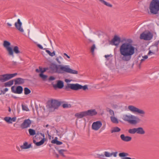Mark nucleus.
Masks as SVG:
<instances>
[{"instance_id": "obj_1", "label": "nucleus", "mask_w": 159, "mask_h": 159, "mask_svg": "<svg viewBox=\"0 0 159 159\" xmlns=\"http://www.w3.org/2000/svg\"><path fill=\"white\" fill-rule=\"evenodd\" d=\"M127 41L128 43L125 42L122 44L119 49L120 58L126 61L130 60L132 56L135 53V48L131 44L132 41L131 39H128Z\"/></svg>"}, {"instance_id": "obj_2", "label": "nucleus", "mask_w": 159, "mask_h": 159, "mask_svg": "<svg viewBox=\"0 0 159 159\" xmlns=\"http://www.w3.org/2000/svg\"><path fill=\"white\" fill-rule=\"evenodd\" d=\"M64 89L66 91H69L70 89L75 90H78L81 89H82L84 90H86L88 89V87L86 85L82 86L78 84L67 83V85L65 86Z\"/></svg>"}, {"instance_id": "obj_3", "label": "nucleus", "mask_w": 159, "mask_h": 159, "mask_svg": "<svg viewBox=\"0 0 159 159\" xmlns=\"http://www.w3.org/2000/svg\"><path fill=\"white\" fill-rule=\"evenodd\" d=\"M64 66L59 65H57L54 63H51L49 65L48 72L51 74L57 73L58 74H63V70L62 68Z\"/></svg>"}, {"instance_id": "obj_4", "label": "nucleus", "mask_w": 159, "mask_h": 159, "mask_svg": "<svg viewBox=\"0 0 159 159\" xmlns=\"http://www.w3.org/2000/svg\"><path fill=\"white\" fill-rule=\"evenodd\" d=\"M149 9L151 14H158L159 11V0H152L149 4Z\"/></svg>"}, {"instance_id": "obj_5", "label": "nucleus", "mask_w": 159, "mask_h": 159, "mask_svg": "<svg viewBox=\"0 0 159 159\" xmlns=\"http://www.w3.org/2000/svg\"><path fill=\"white\" fill-rule=\"evenodd\" d=\"M61 104V102L56 99H52L51 100L48 101V105L49 108L53 109L54 110L58 109Z\"/></svg>"}, {"instance_id": "obj_6", "label": "nucleus", "mask_w": 159, "mask_h": 159, "mask_svg": "<svg viewBox=\"0 0 159 159\" xmlns=\"http://www.w3.org/2000/svg\"><path fill=\"white\" fill-rule=\"evenodd\" d=\"M17 75V73L9 74H7L0 75V81L1 82L6 81L15 76Z\"/></svg>"}, {"instance_id": "obj_7", "label": "nucleus", "mask_w": 159, "mask_h": 159, "mask_svg": "<svg viewBox=\"0 0 159 159\" xmlns=\"http://www.w3.org/2000/svg\"><path fill=\"white\" fill-rule=\"evenodd\" d=\"M153 37V34L151 32L148 31L147 33L144 32L142 33L140 35V38L141 39L146 40H151Z\"/></svg>"}, {"instance_id": "obj_8", "label": "nucleus", "mask_w": 159, "mask_h": 159, "mask_svg": "<svg viewBox=\"0 0 159 159\" xmlns=\"http://www.w3.org/2000/svg\"><path fill=\"white\" fill-rule=\"evenodd\" d=\"M63 70V74L65 72L72 74H77L78 71L77 70H73L69 67V66L66 65L64 66L62 68Z\"/></svg>"}, {"instance_id": "obj_9", "label": "nucleus", "mask_w": 159, "mask_h": 159, "mask_svg": "<svg viewBox=\"0 0 159 159\" xmlns=\"http://www.w3.org/2000/svg\"><path fill=\"white\" fill-rule=\"evenodd\" d=\"M128 108L130 111L134 113H137L139 114L143 115H144L145 113L143 110H141L133 106H128Z\"/></svg>"}, {"instance_id": "obj_10", "label": "nucleus", "mask_w": 159, "mask_h": 159, "mask_svg": "<svg viewBox=\"0 0 159 159\" xmlns=\"http://www.w3.org/2000/svg\"><path fill=\"white\" fill-rule=\"evenodd\" d=\"M121 42V39L120 37L117 35H115L113 39L110 42V44L117 47Z\"/></svg>"}, {"instance_id": "obj_11", "label": "nucleus", "mask_w": 159, "mask_h": 159, "mask_svg": "<svg viewBox=\"0 0 159 159\" xmlns=\"http://www.w3.org/2000/svg\"><path fill=\"white\" fill-rule=\"evenodd\" d=\"M3 45L8 52V54L12 55L13 53L12 48L10 46V43L7 41L5 40L3 42Z\"/></svg>"}, {"instance_id": "obj_12", "label": "nucleus", "mask_w": 159, "mask_h": 159, "mask_svg": "<svg viewBox=\"0 0 159 159\" xmlns=\"http://www.w3.org/2000/svg\"><path fill=\"white\" fill-rule=\"evenodd\" d=\"M11 91L13 93L17 94H21L22 93L23 89L21 86H17L16 88L13 86L11 87Z\"/></svg>"}, {"instance_id": "obj_13", "label": "nucleus", "mask_w": 159, "mask_h": 159, "mask_svg": "<svg viewBox=\"0 0 159 159\" xmlns=\"http://www.w3.org/2000/svg\"><path fill=\"white\" fill-rule=\"evenodd\" d=\"M31 123V120L29 119L25 120L20 125V127L22 129H24L29 127Z\"/></svg>"}, {"instance_id": "obj_14", "label": "nucleus", "mask_w": 159, "mask_h": 159, "mask_svg": "<svg viewBox=\"0 0 159 159\" xmlns=\"http://www.w3.org/2000/svg\"><path fill=\"white\" fill-rule=\"evenodd\" d=\"M102 124L100 121L94 122L92 126V129L95 130H98L102 126Z\"/></svg>"}, {"instance_id": "obj_15", "label": "nucleus", "mask_w": 159, "mask_h": 159, "mask_svg": "<svg viewBox=\"0 0 159 159\" xmlns=\"http://www.w3.org/2000/svg\"><path fill=\"white\" fill-rule=\"evenodd\" d=\"M85 111L86 116H96L98 113L95 109H89Z\"/></svg>"}, {"instance_id": "obj_16", "label": "nucleus", "mask_w": 159, "mask_h": 159, "mask_svg": "<svg viewBox=\"0 0 159 159\" xmlns=\"http://www.w3.org/2000/svg\"><path fill=\"white\" fill-rule=\"evenodd\" d=\"M22 25V23L19 19L17 20V21L15 24V25L16 28L20 32H24V30L21 28Z\"/></svg>"}, {"instance_id": "obj_17", "label": "nucleus", "mask_w": 159, "mask_h": 159, "mask_svg": "<svg viewBox=\"0 0 159 159\" xmlns=\"http://www.w3.org/2000/svg\"><path fill=\"white\" fill-rule=\"evenodd\" d=\"M26 79H24L21 78H17L15 79L14 80L15 82V84H23L25 83V80Z\"/></svg>"}, {"instance_id": "obj_18", "label": "nucleus", "mask_w": 159, "mask_h": 159, "mask_svg": "<svg viewBox=\"0 0 159 159\" xmlns=\"http://www.w3.org/2000/svg\"><path fill=\"white\" fill-rule=\"evenodd\" d=\"M64 86V83L61 80H59L57 81V84L53 85V87L55 88L61 89Z\"/></svg>"}, {"instance_id": "obj_19", "label": "nucleus", "mask_w": 159, "mask_h": 159, "mask_svg": "<svg viewBox=\"0 0 159 159\" xmlns=\"http://www.w3.org/2000/svg\"><path fill=\"white\" fill-rule=\"evenodd\" d=\"M120 138L123 141L125 142H129L132 139V138L131 137L125 136L124 134H121L120 136Z\"/></svg>"}, {"instance_id": "obj_20", "label": "nucleus", "mask_w": 159, "mask_h": 159, "mask_svg": "<svg viewBox=\"0 0 159 159\" xmlns=\"http://www.w3.org/2000/svg\"><path fill=\"white\" fill-rule=\"evenodd\" d=\"M75 116V117L79 118H82L84 116H86L85 111H82L79 113H76Z\"/></svg>"}, {"instance_id": "obj_21", "label": "nucleus", "mask_w": 159, "mask_h": 159, "mask_svg": "<svg viewBox=\"0 0 159 159\" xmlns=\"http://www.w3.org/2000/svg\"><path fill=\"white\" fill-rule=\"evenodd\" d=\"M134 118H135V117L134 116L132 115L131 116L124 115L123 116V119L125 121H128L129 122L130 119Z\"/></svg>"}, {"instance_id": "obj_22", "label": "nucleus", "mask_w": 159, "mask_h": 159, "mask_svg": "<svg viewBox=\"0 0 159 159\" xmlns=\"http://www.w3.org/2000/svg\"><path fill=\"white\" fill-rule=\"evenodd\" d=\"M119 155L120 157L122 158V159H134V158L132 159L129 157H125L129 155V154L127 153L122 152L120 153Z\"/></svg>"}, {"instance_id": "obj_23", "label": "nucleus", "mask_w": 159, "mask_h": 159, "mask_svg": "<svg viewBox=\"0 0 159 159\" xmlns=\"http://www.w3.org/2000/svg\"><path fill=\"white\" fill-rule=\"evenodd\" d=\"M31 147V144H28V143L26 142H25L23 145L20 146V148L22 149H29Z\"/></svg>"}, {"instance_id": "obj_24", "label": "nucleus", "mask_w": 159, "mask_h": 159, "mask_svg": "<svg viewBox=\"0 0 159 159\" xmlns=\"http://www.w3.org/2000/svg\"><path fill=\"white\" fill-rule=\"evenodd\" d=\"M39 70L38 69H36V72L37 73H39V72H40V73H43L44 72H45L46 71V70H48V67H45L43 68V69H42L41 67L39 66Z\"/></svg>"}, {"instance_id": "obj_25", "label": "nucleus", "mask_w": 159, "mask_h": 159, "mask_svg": "<svg viewBox=\"0 0 159 159\" xmlns=\"http://www.w3.org/2000/svg\"><path fill=\"white\" fill-rule=\"evenodd\" d=\"M12 51H13V53H12V54L11 55L10 54H8L9 55L11 56L12 57H14L13 52H14L16 54H18V53H21L20 51L19 50L18 47L17 46H15L14 47L13 49H12Z\"/></svg>"}, {"instance_id": "obj_26", "label": "nucleus", "mask_w": 159, "mask_h": 159, "mask_svg": "<svg viewBox=\"0 0 159 159\" xmlns=\"http://www.w3.org/2000/svg\"><path fill=\"white\" fill-rule=\"evenodd\" d=\"M137 133L140 134H143L145 131L142 127H139L136 128Z\"/></svg>"}, {"instance_id": "obj_27", "label": "nucleus", "mask_w": 159, "mask_h": 159, "mask_svg": "<svg viewBox=\"0 0 159 159\" xmlns=\"http://www.w3.org/2000/svg\"><path fill=\"white\" fill-rule=\"evenodd\" d=\"M152 48H154L155 50H152V51L150 50L148 53V55H150L151 54H154L156 52H157L158 50V48L157 47H152Z\"/></svg>"}, {"instance_id": "obj_28", "label": "nucleus", "mask_w": 159, "mask_h": 159, "mask_svg": "<svg viewBox=\"0 0 159 159\" xmlns=\"http://www.w3.org/2000/svg\"><path fill=\"white\" fill-rule=\"evenodd\" d=\"M13 80H11L5 83L4 84V86L5 87H10L13 84Z\"/></svg>"}, {"instance_id": "obj_29", "label": "nucleus", "mask_w": 159, "mask_h": 159, "mask_svg": "<svg viewBox=\"0 0 159 159\" xmlns=\"http://www.w3.org/2000/svg\"><path fill=\"white\" fill-rule=\"evenodd\" d=\"M120 129L118 127H115L114 128L111 130V133H113L114 132H119L120 131Z\"/></svg>"}, {"instance_id": "obj_30", "label": "nucleus", "mask_w": 159, "mask_h": 159, "mask_svg": "<svg viewBox=\"0 0 159 159\" xmlns=\"http://www.w3.org/2000/svg\"><path fill=\"white\" fill-rule=\"evenodd\" d=\"M99 1L102 2V3L104 4L106 6L109 7H112V4L106 2L104 0H99Z\"/></svg>"}, {"instance_id": "obj_31", "label": "nucleus", "mask_w": 159, "mask_h": 159, "mask_svg": "<svg viewBox=\"0 0 159 159\" xmlns=\"http://www.w3.org/2000/svg\"><path fill=\"white\" fill-rule=\"evenodd\" d=\"M46 140V139H45V138L43 139L39 142H37V144H36V145L38 146L41 145L44 143V142Z\"/></svg>"}, {"instance_id": "obj_32", "label": "nucleus", "mask_w": 159, "mask_h": 159, "mask_svg": "<svg viewBox=\"0 0 159 159\" xmlns=\"http://www.w3.org/2000/svg\"><path fill=\"white\" fill-rule=\"evenodd\" d=\"M110 118L111 121L113 123L116 124L118 123V121L117 119L115 117L111 116Z\"/></svg>"}, {"instance_id": "obj_33", "label": "nucleus", "mask_w": 159, "mask_h": 159, "mask_svg": "<svg viewBox=\"0 0 159 159\" xmlns=\"http://www.w3.org/2000/svg\"><path fill=\"white\" fill-rule=\"evenodd\" d=\"M24 94L27 95L29 94L31 92L30 90L28 88L25 87L24 89Z\"/></svg>"}, {"instance_id": "obj_34", "label": "nucleus", "mask_w": 159, "mask_h": 159, "mask_svg": "<svg viewBox=\"0 0 159 159\" xmlns=\"http://www.w3.org/2000/svg\"><path fill=\"white\" fill-rule=\"evenodd\" d=\"M29 134L30 135H34L36 134L35 131L33 129H29Z\"/></svg>"}, {"instance_id": "obj_35", "label": "nucleus", "mask_w": 159, "mask_h": 159, "mask_svg": "<svg viewBox=\"0 0 159 159\" xmlns=\"http://www.w3.org/2000/svg\"><path fill=\"white\" fill-rule=\"evenodd\" d=\"M136 128H134L132 129H130L128 130V132L131 134H134L136 133H137Z\"/></svg>"}, {"instance_id": "obj_36", "label": "nucleus", "mask_w": 159, "mask_h": 159, "mask_svg": "<svg viewBox=\"0 0 159 159\" xmlns=\"http://www.w3.org/2000/svg\"><path fill=\"white\" fill-rule=\"evenodd\" d=\"M4 120L7 123H12L11 121V117H6Z\"/></svg>"}, {"instance_id": "obj_37", "label": "nucleus", "mask_w": 159, "mask_h": 159, "mask_svg": "<svg viewBox=\"0 0 159 159\" xmlns=\"http://www.w3.org/2000/svg\"><path fill=\"white\" fill-rule=\"evenodd\" d=\"M46 52L51 57H53L55 55V53L54 51H53L52 52H51L49 50H46Z\"/></svg>"}, {"instance_id": "obj_38", "label": "nucleus", "mask_w": 159, "mask_h": 159, "mask_svg": "<svg viewBox=\"0 0 159 159\" xmlns=\"http://www.w3.org/2000/svg\"><path fill=\"white\" fill-rule=\"evenodd\" d=\"M67 150L66 149H61L59 150L58 152L63 157H65L63 152L66 151Z\"/></svg>"}, {"instance_id": "obj_39", "label": "nucleus", "mask_w": 159, "mask_h": 159, "mask_svg": "<svg viewBox=\"0 0 159 159\" xmlns=\"http://www.w3.org/2000/svg\"><path fill=\"white\" fill-rule=\"evenodd\" d=\"M62 106L64 108H70L71 107V105L70 104L64 103L62 105Z\"/></svg>"}, {"instance_id": "obj_40", "label": "nucleus", "mask_w": 159, "mask_h": 159, "mask_svg": "<svg viewBox=\"0 0 159 159\" xmlns=\"http://www.w3.org/2000/svg\"><path fill=\"white\" fill-rule=\"evenodd\" d=\"M39 75L43 80H46L48 77L47 75L43 74V73H40Z\"/></svg>"}, {"instance_id": "obj_41", "label": "nucleus", "mask_w": 159, "mask_h": 159, "mask_svg": "<svg viewBox=\"0 0 159 159\" xmlns=\"http://www.w3.org/2000/svg\"><path fill=\"white\" fill-rule=\"evenodd\" d=\"M138 122L136 120L130 119L129 123L132 124H136L138 123Z\"/></svg>"}, {"instance_id": "obj_42", "label": "nucleus", "mask_w": 159, "mask_h": 159, "mask_svg": "<svg viewBox=\"0 0 159 159\" xmlns=\"http://www.w3.org/2000/svg\"><path fill=\"white\" fill-rule=\"evenodd\" d=\"M21 106L22 110L26 111H29V109L28 108L27 106L23 104H22Z\"/></svg>"}, {"instance_id": "obj_43", "label": "nucleus", "mask_w": 159, "mask_h": 159, "mask_svg": "<svg viewBox=\"0 0 159 159\" xmlns=\"http://www.w3.org/2000/svg\"><path fill=\"white\" fill-rule=\"evenodd\" d=\"M104 156L107 157H109L112 155V153L108 152H104Z\"/></svg>"}, {"instance_id": "obj_44", "label": "nucleus", "mask_w": 159, "mask_h": 159, "mask_svg": "<svg viewBox=\"0 0 159 159\" xmlns=\"http://www.w3.org/2000/svg\"><path fill=\"white\" fill-rule=\"evenodd\" d=\"M96 48V47L95 44H93L91 47V48L90 51L92 54L94 53V50Z\"/></svg>"}, {"instance_id": "obj_45", "label": "nucleus", "mask_w": 159, "mask_h": 159, "mask_svg": "<svg viewBox=\"0 0 159 159\" xmlns=\"http://www.w3.org/2000/svg\"><path fill=\"white\" fill-rule=\"evenodd\" d=\"M57 141H58L57 138V137H56L55 138V139H53L51 143L53 144H56Z\"/></svg>"}, {"instance_id": "obj_46", "label": "nucleus", "mask_w": 159, "mask_h": 159, "mask_svg": "<svg viewBox=\"0 0 159 159\" xmlns=\"http://www.w3.org/2000/svg\"><path fill=\"white\" fill-rule=\"evenodd\" d=\"M108 109L109 110V111L110 114L112 116H114V111L109 108H108Z\"/></svg>"}, {"instance_id": "obj_47", "label": "nucleus", "mask_w": 159, "mask_h": 159, "mask_svg": "<svg viewBox=\"0 0 159 159\" xmlns=\"http://www.w3.org/2000/svg\"><path fill=\"white\" fill-rule=\"evenodd\" d=\"M159 43V40L156 42L155 43V44H154V45H153L152 46H151V48H152V47H157L158 48V44Z\"/></svg>"}, {"instance_id": "obj_48", "label": "nucleus", "mask_w": 159, "mask_h": 159, "mask_svg": "<svg viewBox=\"0 0 159 159\" xmlns=\"http://www.w3.org/2000/svg\"><path fill=\"white\" fill-rule=\"evenodd\" d=\"M98 157L99 158H103L104 157V155L103 154H98Z\"/></svg>"}, {"instance_id": "obj_49", "label": "nucleus", "mask_w": 159, "mask_h": 159, "mask_svg": "<svg viewBox=\"0 0 159 159\" xmlns=\"http://www.w3.org/2000/svg\"><path fill=\"white\" fill-rule=\"evenodd\" d=\"M55 77L53 76H50L49 77V80L50 81H52L55 80Z\"/></svg>"}, {"instance_id": "obj_50", "label": "nucleus", "mask_w": 159, "mask_h": 159, "mask_svg": "<svg viewBox=\"0 0 159 159\" xmlns=\"http://www.w3.org/2000/svg\"><path fill=\"white\" fill-rule=\"evenodd\" d=\"M37 47L39 48H40V49H46V48H44L43 49V46L41 45L40 44H37Z\"/></svg>"}, {"instance_id": "obj_51", "label": "nucleus", "mask_w": 159, "mask_h": 159, "mask_svg": "<svg viewBox=\"0 0 159 159\" xmlns=\"http://www.w3.org/2000/svg\"><path fill=\"white\" fill-rule=\"evenodd\" d=\"M107 59V60H109V59L108 58V57H112V55H111V54H110V55H105V56H104Z\"/></svg>"}, {"instance_id": "obj_52", "label": "nucleus", "mask_w": 159, "mask_h": 159, "mask_svg": "<svg viewBox=\"0 0 159 159\" xmlns=\"http://www.w3.org/2000/svg\"><path fill=\"white\" fill-rule=\"evenodd\" d=\"M16 117H13L12 118H11V121L15 122L16 121Z\"/></svg>"}, {"instance_id": "obj_53", "label": "nucleus", "mask_w": 159, "mask_h": 159, "mask_svg": "<svg viewBox=\"0 0 159 159\" xmlns=\"http://www.w3.org/2000/svg\"><path fill=\"white\" fill-rule=\"evenodd\" d=\"M56 60L59 64L60 65L61 64V62L59 60L58 57H56Z\"/></svg>"}, {"instance_id": "obj_54", "label": "nucleus", "mask_w": 159, "mask_h": 159, "mask_svg": "<svg viewBox=\"0 0 159 159\" xmlns=\"http://www.w3.org/2000/svg\"><path fill=\"white\" fill-rule=\"evenodd\" d=\"M117 152H115L111 153L112 154V155H113L114 157H116L117 156Z\"/></svg>"}, {"instance_id": "obj_55", "label": "nucleus", "mask_w": 159, "mask_h": 159, "mask_svg": "<svg viewBox=\"0 0 159 159\" xmlns=\"http://www.w3.org/2000/svg\"><path fill=\"white\" fill-rule=\"evenodd\" d=\"M145 60L144 59H142L141 60H140V63L139 65V68H140V64H141V63H142V62H143Z\"/></svg>"}, {"instance_id": "obj_56", "label": "nucleus", "mask_w": 159, "mask_h": 159, "mask_svg": "<svg viewBox=\"0 0 159 159\" xmlns=\"http://www.w3.org/2000/svg\"><path fill=\"white\" fill-rule=\"evenodd\" d=\"M62 144V143L60 141H59L58 140L56 144L57 145H60Z\"/></svg>"}, {"instance_id": "obj_57", "label": "nucleus", "mask_w": 159, "mask_h": 159, "mask_svg": "<svg viewBox=\"0 0 159 159\" xmlns=\"http://www.w3.org/2000/svg\"><path fill=\"white\" fill-rule=\"evenodd\" d=\"M1 93H0V95H1L2 94H5V92L4 91V90H1Z\"/></svg>"}, {"instance_id": "obj_58", "label": "nucleus", "mask_w": 159, "mask_h": 159, "mask_svg": "<svg viewBox=\"0 0 159 159\" xmlns=\"http://www.w3.org/2000/svg\"><path fill=\"white\" fill-rule=\"evenodd\" d=\"M35 107L36 111H37L38 109V106L35 103Z\"/></svg>"}, {"instance_id": "obj_59", "label": "nucleus", "mask_w": 159, "mask_h": 159, "mask_svg": "<svg viewBox=\"0 0 159 159\" xmlns=\"http://www.w3.org/2000/svg\"><path fill=\"white\" fill-rule=\"evenodd\" d=\"M143 59H144V60H145V59H146L148 58V56L147 55H145L144 56H143Z\"/></svg>"}, {"instance_id": "obj_60", "label": "nucleus", "mask_w": 159, "mask_h": 159, "mask_svg": "<svg viewBox=\"0 0 159 159\" xmlns=\"http://www.w3.org/2000/svg\"><path fill=\"white\" fill-rule=\"evenodd\" d=\"M12 65L13 66L16 65L17 64V63L16 62L12 61Z\"/></svg>"}, {"instance_id": "obj_61", "label": "nucleus", "mask_w": 159, "mask_h": 159, "mask_svg": "<svg viewBox=\"0 0 159 159\" xmlns=\"http://www.w3.org/2000/svg\"><path fill=\"white\" fill-rule=\"evenodd\" d=\"M64 55L65 56H66L69 59L70 58V57L67 54H66V53H64Z\"/></svg>"}, {"instance_id": "obj_62", "label": "nucleus", "mask_w": 159, "mask_h": 159, "mask_svg": "<svg viewBox=\"0 0 159 159\" xmlns=\"http://www.w3.org/2000/svg\"><path fill=\"white\" fill-rule=\"evenodd\" d=\"M65 81L66 83H69V82H70V80L69 79H66L65 80Z\"/></svg>"}, {"instance_id": "obj_63", "label": "nucleus", "mask_w": 159, "mask_h": 159, "mask_svg": "<svg viewBox=\"0 0 159 159\" xmlns=\"http://www.w3.org/2000/svg\"><path fill=\"white\" fill-rule=\"evenodd\" d=\"M40 134L43 137V139H44V138H45V135H44V134H43L42 133H40Z\"/></svg>"}, {"instance_id": "obj_64", "label": "nucleus", "mask_w": 159, "mask_h": 159, "mask_svg": "<svg viewBox=\"0 0 159 159\" xmlns=\"http://www.w3.org/2000/svg\"><path fill=\"white\" fill-rule=\"evenodd\" d=\"M38 136H39V134H38L35 136L34 137L35 139H37L38 138Z\"/></svg>"}]
</instances>
